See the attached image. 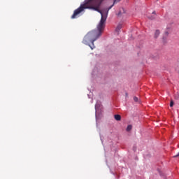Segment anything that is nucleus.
Returning a JSON list of instances; mask_svg holds the SVG:
<instances>
[{
    "mask_svg": "<svg viewBox=\"0 0 179 179\" xmlns=\"http://www.w3.org/2000/svg\"><path fill=\"white\" fill-rule=\"evenodd\" d=\"M121 29H122V24H119L116 28V31L117 33H120V31L121 30Z\"/></svg>",
    "mask_w": 179,
    "mask_h": 179,
    "instance_id": "obj_2",
    "label": "nucleus"
},
{
    "mask_svg": "<svg viewBox=\"0 0 179 179\" xmlns=\"http://www.w3.org/2000/svg\"><path fill=\"white\" fill-rule=\"evenodd\" d=\"M152 14H153V15H156V12H155V11L152 12Z\"/></svg>",
    "mask_w": 179,
    "mask_h": 179,
    "instance_id": "obj_12",
    "label": "nucleus"
},
{
    "mask_svg": "<svg viewBox=\"0 0 179 179\" xmlns=\"http://www.w3.org/2000/svg\"><path fill=\"white\" fill-rule=\"evenodd\" d=\"M159 35H160V31L156 30L155 33V38H157V37H159Z\"/></svg>",
    "mask_w": 179,
    "mask_h": 179,
    "instance_id": "obj_4",
    "label": "nucleus"
},
{
    "mask_svg": "<svg viewBox=\"0 0 179 179\" xmlns=\"http://www.w3.org/2000/svg\"><path fill=\"white\" fill-rule=\"evenodd\" d=\"M122 10L123 11V13H125V10H124V8H122Z\"/></svg>",
    "mask_w": 179,
    "mask_h": 179,
    "instance_id": "obj_11",
    "label": "nucleus"
},
{
    "mask_svg": "<svg viewBox=\"0 0 179 179\" xmlns=\"http://www.w3.org/2000/svg\"><path fill=\"white\" fill-rule=\"evenodd\" d=\"M114 117H115V120H116V121H121V115H115Z\"/></svg>",
    "mask_w": 179,
    "mask_h": 179,
    "instance_id": "obj_3",
    "label": "nucleus"
},
{
    "mask_svg": "<svg viewBox=\"0 0 179 179\" xmlns=\"http://www.w3.org/2000/svg\"><path fill=\"white\" fill-rule=\"evenodd\" d=\"M173 106H174V102L171 101L170 103V107H173Z\"/></svg>",
    "mask_w": 179,
    "mask_h": 179,
    "instance_id": "obj_7",
    "label": "nucleus"
},
{
    "mask_svg": "<svg viewBox=\"0 0 179 179\" xmlns=\"http://www.w3.org/2000/svg\"><path fill=\"white\" fill-rule=\"evenodd\" d=\"M149 19H151V20H153V19H155V17H156V15L155 16H152V17H148Z\"/></svg>",
    "mask_w": 179,
    "mask_h": 179,
    "instance_id": "obj_8",
    "label": "nucleus"
},
{
    "mask_svg": "<svg viewBox=\"0 0 179 179\" xmlns=\"http://www.w3.org/2000/svg\"><path fill=\"white\" fill-rule=\"evenodd\" d=\"M121 0H88L83 4H81L78 8L74 10L71 16V19H76L85 9H93L99 13H101V20L97 26L98 30H94L88 32L84 37L83 43L86 45H89L91 50H94V41L101 36V33L104 30L106 21L108 11L115 2H120Z\"/></svg>",
    "mask_w": 179,
    "mask_h": 179,
    "instance_id": "obj_1",
    "label": "nucleus"
},
{
    "mask_svg": "<svg viewBox=\"0 0 179 179\" xmlns=\"http://www.w3.org/2000/svg\"><path fill=\"white\" fill-rule=\"evenodd\" d=\"M134 101L138 102V97L134 96Z\"/></svg>",
    "mask_w": 179,
    "mask_h": 179,
    "instance_id": "obj_9",
    "label": "nucleus"
},
{
    "mask_svg": "<svg viewBox=\"0 0 179 179\" xmlns=\"http://www.w3.org/2000/svg\"><path fill=\"white\" fill-rule=\"evenodd\" d=\"M167 36H169V32L166 31L165 34H164V36L163 37L164 43H166Z\"/></svg>",
    "mask_w": 179,
    "mask_h": 179,
    "instance_id": "obj_5",
    "label": "nucleus"
},
{
    "mask_svg": "<svg viewBox=\"0 0 179 179\" xmlns=\"http://www.w3.org/2000/svg\"><path fill=\"white\" fill-rule=\"evenodd\" d=\"M178 156H179V152L178 153V155L173 156V157H178Z\"/></svg>",
    "mask_w": 179,
    "mask_h": 179,
    "instance_id": "obj_10",
    "label": "nucleus"
},
{
    "mask_svg": "<svg viewBox=\"0 0 179 179\" xmlns=\"http://www.w3.org/2000/svg\"><path fill=\"white\" fill-rule=\"evenodd\" d=\"M157 1H159V0H157Z\"/></svg>",
    "mask_w": 179,
    "mask_h": 179,
    "instance_id": "obj_14",
    "label": "nucleus"
},
{
    "mask_svg": "<svg viewBox=\"0 0 179 179\" xmlns=\"http://www.w3.org/2000/svg\"><path fill=\"white\" fill-rule=\"evenodd\" d=\"M120 15H121V12H120V13H118V16H120Z\"/></svg>",
    "mask_w": 179,
    "mask_h": 179,
    "instance_id": "obj_13",
    "label": "nucleus"
},
{
    "mask_svg": "<svg viewBox=\"0 0 179 179\" xmlns=\"http://www.w3.org/2000/svg\"><path fill=\"white\" fill-rule=\"evenodd\" d=\"M131 129H132V125L129 124L127 127V132H129V131H131Z\"/></svg>",
    "mask_w": 179,
    "mask_h": 179,
    "instance_id": "obj_6",
    "label": "nucleus"
}]
</instances>
